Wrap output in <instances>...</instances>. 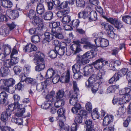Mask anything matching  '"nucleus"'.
I'll return each mask as SVG.
<instances>
[{
  "instance_id": "obj_1",
  "label": "nucleus",
  "mask_w": 131,
  "mask_h": 131,
  "mask_svg": "<svg viewBox=\"0 0 131 131\" xmlns=\"http://www.w3.org/2000/svg\"><path fill=\"white\" fill-rule=\"evenodd\" d=\"M36 54L37 59H34L33 61L36 64H37L35 67V70L40 71L43 70L45 67L43 59L45 56L43 53L39 51L36 52Z\"/></svg>"
},
{
  "instance_id": "obj_2",
  "label": "nucleus",
  "mask_w": 131,
  "mask_h": 131,
  "mask_svg": "<svg viewBox=\"0 0 131 131\" xmlns=\"http://www.w3.org/2000/svg\"><path fill=\"white\" fill-rule=\"evenodd\" d=\"M17 104V103L16 104L14 103L9 105L6 111L11 115L12 112L16 110V111H18L15 114L18 117H22L23 114L25 112V108L24 107H22V105H18Z\"/></svg>"
},
{
  "instance_id": "obj_3",
  "label": "nucleus",
  "mask_w": 131,
  "mask_h": 131,
  "mask_svg": "<svg viewBox=\"0 0 131 131\" xmlns=\"http://www.w3.org/2000/svg\"><path fill=\"white\" fill-rule=\"evenodd\" d=\"M70 79V71L68 70L65 76H61L60 78L58 75H56L53 77L52 81L54 84L57 83L60 80L62 82L68 83L69 82Z\"/></svg>"
},
{
  "instance_id": "obj_4",
  "label": "nucleus",
  "mask_w": 131,
  "mask_h": 131,
  "mask_svg": "<svg viewBox=\"0 0 131 131\" xmlns=\"http://www.w3.org/2000/svg\"><path fill=\"white\" fill-rule=\"evenodd\" d=\"M94 41L98 47H106L109 45L108 41L104 38H97L94 39Z\"/></svg>"
},
{
  "instance_id": "obj_5",
  "label": "nucleus",
  "mask_w": 131,
  "mask_h": 131,
  "mask_svg": "<svg viewBox=\"0 0 131 131\" xmlns=\"http://www.w3.org/2000/svg\"><path fill=\"white\" fill-rule=\"evenodd\" d=\"M82 50L81 49L78 48L77 45L73 43L68 50L67 48L66 50V54L68 56H70L73 52L74 53H79Z\"/></svg>"
},
{
  "instance_id": "obj_6",
  "label": "nucleus",
  "mask_w": 131,
  "mask_h": 131,
  "mask_svg": "<svg viewBox=\"0 0 131 131\" xmlns=\"http://www.w3.org/2000/svg\"><path fill=\"white\" fill-rule=\"evenodd\" d=\"M51 32L56 38L60 39H62L63 38L62 29L60 28H52Z\"/></svg>"
},
{
  "instance_id": "obj_7",
  "label": "nucleus",
  "mask_w": 131,
  "mask_h": 131,
  "mask_svg": "<svg viewBox=\"0 0 131 131\" xmlns=\"http://www.w3.org/2000/svg\"><path fill=\"white\" fill-rule=\"evenodd\" d=\"M89 60L84 58L83 55L78 54L77 56L76 63L79 65H84L89 63Z\"/></svg>"
},
{
  "instance_id": "obj_8",
  "label": "nucleus",
  "mask_w": 131,
  "mask_h": 131,
  "mask_svg": "<svg viewBox=\"0 0 131 131\" xmlns=\"http://www.w3.org/2000/svg\"><path fill=\"white\" fill-rule=\"evenodd\" d=\"M96 77L94 74H93L90 77L87 81L85 83V86L86 88H88L91 87L95 82H97L96 78Z\"/></svg>"
},
{
  "instance_id": "obj_9",
  "label": "nucleus",
  "mask_w": 131,
  "mask_h": 131,
  "mask_svg": "<svg viewBox=\"0 0 131 131\" xmlns=\"http://www.w3.org/2000/svg\"><path fill=\"white\" fill-rule=\"evenodd\" d=\"M114 116L111 115H107L105 116L103 119V125L106 126L110 124L113 121Z\"/></svg>"
},
{
  "instance_id": "obj_10",
  "label": "nucleus",
  "mask_w": 131,
  "mask_h": 131,
  "mask_svg": "<svg viewBox=\"0 0 131 131\" xmlns=\"http://www.w3.org/2000/svg\"><path fill=\"white\" fill-rule=\"evenodd\" d=\"M55 74L54 71L52 68H50L48 70L46 75L45 77V78L46 79L45 82L50 83L51 80H49V79L52 78V77Z\"/></svg>"
},
{
  "instance_id": "obj_11",
  "label": "nucleus",
  "mask_w": 131,
  "mask_h": 131,
  "mask_svg": "<svg viewBox=\"0 0 131 131\" xmlns=\"http://www.w3.org/2000/svg\"><path fill=\"white\" fill-rule=\"evenodd\" d=\"M45 38L42 41V43H45L46 42H49L51 40L54 39V37L53 34L49 32H46L44 34Z\"/></svg>"
},
{
  "instance_id": "obj_12",
  "label": "nucleus",
  "mask_w": 131,
  "mask_h": 131,
  "mask_svg": "<svg viewBox=\"0 0 131 131\" xmlns=\"http://www.w3.org/2000/svg\"><path fill=\"white\" fill-rule=\"evenodd\" d=\"M70 98L69 99V103L70 104L75 105L77 104H79L77 103L78 101L77 97L78 94L75 93H69Z\"/></svg>"
},
{
  "instance_id": "obj_13",
  "label": "nucleus",
  "mask_w": 131,
  "mask_h": 131,
  "mask_svg": "<svg viewBox=\"0 0 131 131\" xmlns=\"http://www.w3.org/2000/svg\"><path fill=\"white\" fill-rule=\"evenodd\" d=\"M61 48L59 47H57V49H59L58 50H57V54L60 56L63 55L65 52L66 50L67 49V45L66 43L64 42H63L61 43Z\"/></svg>"
},
{
  "instance_id": "obj_14",
  "label": "nucleus",
  "mask_w": 131,
  "mask_h": 131,
  "mask_svg": "<svg viewBox=\"0 0 131 131\" xmlns=\"http://www.w3.org/2000/svg\"><path fill=\"white\" fill-rule=\"evenodd\" d=\"M52 101L53 102H55L54 103V105L57 108L63 106L64 104V100L63 99H57L55 100V98L53 97L52 99Z\"/></svg>"
},
{
  "instance_id": "obj_15",
  "label": "nucleus",
  "mask_w": 131,
  "mask_h": 131,
  "mask_svg": "<svg viewBox=\"0 0 131 131\" xmlns=\"http://www.w3.org/2000/svg\"><path fill=\"white\" fill-rule=\"evenodd\" d=\"M83 72H82L84 76H88L90 75L93 72V68L91 66H85L83 69Z\"/></svg>"
},
{
  "instance_id": "obj_16",
  "label": "nucleus",
  "mask_w": 131,
  "mask_h": 131,
  "mask_svg": "<svg viewBox=\"0 0 131 131\" xmlns=\"http://www.w3.org/2000/svg\"><path fill=\"white\" fill-rule=\"evenodd\" d=\"M96 54L97 53L95 51L92 50L91 51H88L83 55L84 58L89 60V59H92L94 58Z\"/></svg>"
},
{
  "instance_id": "obj_17",
  "label": "nucleus",
  "mask_w": 131,
  "mask_h": 131,
  "mask_svg": "<svg viewBox=\"0 0 131 131\" xmlns=\"http://www.w3.org/2000/svg\"><path fill=\"white\" fill-rule=\"evenodd\" d=\"M88 38L87 37H83L81 39V41L79 40H77L74 41L73 43H74L76 45H77V47L78 48L81 49V45L80 43L85 44L88 41Z\"/></svg>"
},
{
  "instance_id": "obj_18",
  "label": "nucleus",
  "mask_w": 131,
  "mask_h": 131,
  "mask_svg": "<svg viewBox=\"0 0 131 131\" xmlns=\"http://www.w3.org/2000/svg\"><path fill=\"white\" fill-rule=\"evenodd\" d=\"M11 50V48L9 46H3V45H0V52L1 51L7 55L10 54Z\"/></svg>"
},
{
  "instance_id": "obj_19",
  "label": "nucleus",
  "mask_w": 131,
  "mask_h": 131,
  "mask_svg": "<svg viewBox=\"0 0 131 131\" xmlns=\"http://www.w3.org/2000/svg\"><path fill=\"white\" fill-rule=\"evenodd\" d=\"M37 49V48L36 46L30 43L27 44L24 48L25 51L29 52L33 51H35Z\"/></svg>"
},
{
  "instance_id": "obj_20",
  "label": "nucleus",
  "mask_w": 131,
  "mask_h": 131,
  "mask_svg": "<svg viewBox=\"0 0 131 131\" xmlns=\"http://www.w3.org/2000/svg\"><path fill=\"white\" fill-rule=\"evenodd\" d=\"M11 115L10 113L6 111L3 112L1 115V119L4 122H5L8 120V117Z\"/></svg>"
},
{
  "instance_id": "obj_21",
  "label": "nucleus",
  "mask_w": 131,
  "mask_h": 131,
  "mask_svg": "<svg viewBox=\"0 0 131 131\" xmlns=\"http://www.w3.org/2000/svg\"><path fill=\"white\" fill-rule=\"evenodd\" d=\"M44 5L41 3L38 4L37 7L36 11L38 14L41 15L45 12Z\"/></svg>"
},
{
  "instance_id": "obj_22",
  "label": "nucleus",
  "mask_w": 131,
  "mask_h": 131,
  "mask_svg": "<svg viewBox=\"0 0 131 131\" xmlns=\"http://www.w3.org/2000/svg\"><path fill=\"white\" fill-rule=\"evenodd\" d=\"M88 17L90 21H95L97 19V14L95 11H92L88 15Z\"/></svg>"
},
{
  "instance_id": "obj_23",
  "label": "nucleus",
  "mask_w": 131,
  "mask_h": 131,
  "mask_svg": "<svg viewBox=\"0 0 131 131\" xmlns=\"http://www.w3.org/2000/svg\"><path fill=\"white\" fill-rule=\"evenodd\" d=\"M48 82H45L39 83L37 84L36 86V90L39 92H41L43 90L44 88L46 87V84L48 83Z\"/></svg>"
},
{
  "instance_id": "obj_24",
  "label": "nucleus",
  "mask_w": 131,
  "mask_h": 131,
  "mask_svg": "<svg viewBox=\"0 0 131 131\" xmlns=\"http://www.w3.org/2000/svg\"><path fill=\"white\" fill-rule=\"evenodd\" d=\"M2 5L4 7L10 8L13 6L12 2L9 0H2L1 1Z\"/></svg>"
},
{
  "instance_id": "obj_25",
  "label": "nucleus",
  "mask_w": 131,
  "mask_h": 131,
  "mask_svg": "<svg viewBox=\"0 0 131 131\" xmlns=\"http://www.w3.org/2000/svg\"><path fill=\"white\" fill-rule=\"evenodd\" d=\"M8 94L5 91H2L0 93V99L3 104L5 103L8 97Z\"/></svg>"
},
{
  "instance_id": "obj_26",
  "label": "nucleus",
  "mask_w": 131,
  "mask_h": 131,
  "mask_svg": "<svg viewBox=\"0 0 131 131\" xmlns=\"http://www.w3.org/2000/svg\"><path fill=\"white\" fill-rule=\"evenodd\" d=\"M65 112V110L63 108H62L59 109L57 111L58 116L61 119H62V118H63V121H65L66 120V117L64 116Z\"/></svg>"
},
{
  "instance_id": "obj_27",
  "label": "nucleus",
  "mask_w": 131,
  "mask_h": 131,
  "mask_svg": "<svg viewBox=\"0 0 131 131\" xmlns=\"http://www.w3.org/2000/svg\"><path fill=\"white\" fill-rule=\"evenodd\" d=\"M70 12L69 8L67 10L63 9L61 11H59L57 13V15L58 17L59 18L63 17L65 15L67 14Z\"/></svg>"
},
{
  "instance_id": "obj_28",
  "label": "nucleus",
  "mask_w": 131,
  "mask_h": 131,
  "mask_svg": "<svg viewBox=\"0 0 131 131\" xmlns=\"http://www.w3.org/2000/svg\"><path fill=\"white\" fill-rule=\"evenodd\" d=\"M68 2L67 1H65L62 3L60 5L57 7V9H64L67 10L68 8H69L70 11V8L68 6Z\"/></svg>"
},
{
  "instance_id": "obj_29",
  "label": "nucleus",
  "mask_w": 131,
  "mask_h": 131,
  "mask_svg": "<svg viewBox=\"0 0 131 131\" xmlns=\"http://www.w3.org/2000/svg\"><path fill=\"white\" fill-rule=\"evenodd\" d=\"M52 101L49 99H47V100L45 102L44 104H42L41 107L44 109H47L49 107L52 106Z\"/></svg>"
},
{
  "instance_id": "obj_30",
  "label": "nucleus",
  "mask_w": 131,
  "mask_h": 131,
  "mask_svg": "<svg viewBox=\"0 0 131 131\" xmlns=\"http://www.w3.org/2000/svg\"><path fill=\"white\" fill-rule=\"evenodd\" d=\"M102 61L101 59H99L96 60V61L93 63V64L94 65V67L96 69L99 70L101 69L102 66H101V64H102L101 62Z\"/></svg>"
},
{
  "instance_id": "obj_31",
  "label": "nucleus",
  "mask_w": 131,
  "mask_h": 131,
  "mask_svg": "<svg viewBox=\"0 0 131 131\" xmlns=\"http://www.w3.org/2000/svg\"><path fill=\"white\" fill-rule=\"evenodd\" d=\"M8 12H11L10 15L13 19H15L18 18L19 16V13L17 9H9L8 10Z\"/></svg>"
},
{
  "instance_id": "obj_32",
  "label": "nucleus",
  "mask_w": 131,
  "mask_h": 131,
  "mask_svg": "<svg viewBox=\"0 0 131 131\" xmlns=\"http://www.w3.org/2000/svg\"><path fill=\"white\" fill-rule=\"evenodd\" d=\"M101 83V82H100L98 81L93 84L91 86L90 88H91L92 92L93 93H95L97 91L99 86Z\"/></svg>"
},
{
  "instance_id": "obj_33",
  "label": "nucleus",
  "mask_w": 131,
  "mask_h": 131,
  "mask_svg": "<svg viewBox=\"0 0 131 131\" xmlns=\"http://www.w3.org/2000/svg\"><path fill=\"white\" fill-rule=\"evenodd\" d=\"M64 92L63 89L59 90L57 92V95L54 98L57 99H62V97L64 96Z\"/></svg>"
},
{
  "instance_id": "obj_34",
  "label": "nucleus",
  "mask_w": 131,
  "mask_h": 131,
  "mask_svg": "<svg viewBox=\"0 0 131 131\" xmlns=\"http://www.w3.org/2000/svg\"><path fill=\"white\" fill-rule=\"evenodd\" d=\"M122 21L126 24L131 25V16L128 15H125L122 17Z\"/></svg>"
},
{
  "instance_id": "obj_35",
  "label": "nucleus",
  "mask_w": 131,
  "mask_h": 131,
  "mask_svg": "<svg viewBox=\"0 0 131 131\" xmlns=\"http://www.w3.org/2000/svg\"><path fill=\"white\" fill-rule=\"evenodd\" d=\"M15 83V80L12 78L5 79V86H10L14 84Z\"/></svg>"
},
{
  "instance_id": "obj_36",
  "label": "nucleus",
  "mask_w": 131,
  "mask_h": 131,
  "mask_svg": "<svg viewBox=\"0 0 131 131\" xmlns=\"http://www.w3.org/2000/svg\"><path fill=\"white\" fill-rule=\"evenodd\" d=\"M100 114L98 112V109L95 108L93 109L91 114V116L93 119L95 120L98 119L99 117Z\"/></svg>"
},
{
  "instance_id": "obj_37",
  "label": "nucleus",
  "mask_w": 131,
  "mask_h": 131,
  "mask_svg": "<svg viewBox=\"0 0 131 131\" xmlns=\"http://www.w3.org/2000/svg\"><path fill=\"white\" fill-rule=\"evenodd\" d=\"M73 88L74 90V91H70L69 92V93H73L74 94L76 93L78 94L79 92V88L77 87V82L75 81H73Z\"/></svg>"
},
{
  "instance_id": "obj_38",
  "label": "nucleus",
  "mask_w": 131,
  "mask_h": 131,
  "mask_svg": "<svg viewBox=\"0 0 131 131\" xmlns=\"http://www.w3.org/2000/svg\"><path fill=\"white\" fill-rule=\"evenodd\" d=\"M9 71V70L5 67H2L1 69V76L4 77L6 76L8 74Z\"/></svg>"
},
{
  "instance_id": "obj_39",
  "label": "nucleus",
  "mask_w": 131,
  "mask_h": 131,
  "mask_svg": "<svg viewBox=\"0 0 131 131\" xmlns=\"http://www.w3.org/2000/svg\"><path fill=\"white\" fill-rule=\"evenodd\" d=\"M1 35L4 36L7 35L9 33V28H1L0 29Z\"/></svg>"
},
{
  "instance_id": "obj_40",
  "label": "nucleus",
  "mask_w": 131,
  "mask_h": 131,
  "mask_svg": "<svg viewBox=\"0 0 131 131\" xmlns=\"http://www.w3.org/2000/svg\"><path fill=\"white\" fill-rule=\"evenodd\" d=\"M81 108V106L80 104H77L75 105H74V107L72 108L71 111L73 113H77Z\"/></svg>"
},
{
  "instance_id": "obj_41",
  "label": "nucleus",
  "mask_w": 131,
  "mask_h": 131,
  "mask_svg": "<svg viewBox=\"0 0 131 131\" xmlns=\"http://www.w3.org/2000/svg\"><path fill=\"white\" fill-rule=\"evenodd\" d=\"M53 15V14L52 12H47L43 16L44 19L46 20H50L52 18Z\"/></svg>"
},
{
  "instance_id": "obj_42",
  "label": "nucleus",
  "mask_w": 131,
  "mask_h": 131,
  "mask_svg": "<svg viewBox=\"0 0 131 131\" xmlns=\"http://www.w3.org/2000/svg\"><path fill=\"white\" fill-rule=\"evenodd\" d=\"M85 124L87 125V128L86 129V131L89 130V129L91 128H93V125L92 123V121L89 119H87L85 120Z\"/></svg>"
},
{
  "instance_id": "obj_43",
  "label": "nucleus",
  "mask_w": 131,
  "mask_h": 131,
  "mask_svg": "<svg viewBox=\"0 0 131 131\" xmlns=\"http://www.w3.org/2000/svg\"><path fill=\"white\" fill-rule=\"evenodd\" d=\"M119 88L118 85H112L109 86L107 89V92L110 93L114 92L116 89Z\"/></svg>"
},
{
  "instance_id": "obj_44",
  "label": "nucleus",
  "mask_w": 131,
  "mask_h": 131,
  "mask_svg": "<svg viewBox=\"0 0 131 131\" xmlns=\"http://www.w3.org/2000/svg\"><path fill=\"white\" fill-rule=\"evenodd\" d=\"M103 17L107 21L109 22L111 24L113 25L114 26L117 19L116 18H113L110 17H108L105 16H103Z\"/></svg>"
},
{
  "instance_id": "obj_45",
  "label": "nucleus",
  "mask_w": 131,
  "mask_h": 131,
  "mask_svg": "<svg viewBox=\"0 0 131 131\" xmlns=\"http://www.w3.org/2000/svg\"><path fill=\"white\" fill-rule=\"evenodd\" d=\"M112 102L114 104H117L118 105H121L123 104L124 101L123 98L115 99V98L114 97L112 100Z\"/></svg>"
},
{
  "instance_id": "obj_46",
  "label": "nucleus",
  "mask_w": 131,
  "mask_h": 131,
  "mask_svg": "<svg viewBox=\"0 0 131 131\" xmlns=\"http://www.w3.org/2000/svg\"><path fill=\"white\" fill-rule=\"evenodd\" d=\"M3 64L4 66L7 68H11L12 66H13L10 60L9 59L3 62Z\"/></svg>"
},
{
  "instance_id": "obj_47",
  "label": "nucleus",
  "mask_w": 131,
  "mask_h": 131,
  "mask_svg": "<svg viewBox=\"0 0 131 131\" xmlns=\"http://www.w3.org/2000/svg\"><path fill=\"white\" fill-rule=\"evenodd\" d=\"M82 72H83V70L81 69L80 70V71H79V72L75 73H74L73 75L74 78L75 79H80L83 74Z\"/></svg>"
},
{
  "instance_id": "obj_48",
  "label": "nucleus",
  "mask_w": 131,
  "mask_h": 131,
  "mask_svg": "<svg viewBox=\"0 0 131 131\" xmlns=\"http://www.w3.org/2000/svg\"><path fill=\"white\" fill-rule=\"evenodd\" d=\"M81 66L79 65L77 63L75 64L72 67L73 72V73H75L80 71V67Z\"/></svg>"
},
{
  "instance_id": "obj_49",
  "label": "nucleus",
  "mask_w": 131,
  "mask_h": 131,
  "mask_svg": "<svg viewBox=\"0 0 131 131\" xmlns=\"http://www.w3.org/2000/svg\"><path fill=\"white\" fill-rule=\"evenodd\" d=\"M71 19V17L69 16H64L62 18L61 21L64 24H67L69 22Z\"/></svg>"
},
{
  "instance_id": "obj_50",
  "label": "nucleus",
  "mask_w": 131,
  "mask_h": 131,
  "mask_svg": "<svg viewBox=\"0 0 131 131\" xmlns=\"http://www.w3.org/2000/svg\"><path fill=\"white\" fill-rule=\"evenodd\" d=\"M95 46L90 42L88 41L85 45L83 46V48L85 49H94Z\"/></svg>"
},
{
  "instance_id": "obj_51",
  "label": "nucleus",
  "mask_w": 131,
  "mask_h": 131,
  "mask_svg": "<svg viewBox=\"0 0 131 131\" xmlns=\"http://www.w3.org/2000/svg\"><path fill=\"white\" fill-rule=\"evenodd\" d=\"M22 70V67L19 66H15L13 70L15 74L18 75L21 72Z\"/></svg>"
},
{
  "instance_id": "obj_52",
  "label": "nucleus",
  "mask_w": 131,
  "mask_h": 131,
  "mask_svg": "<svg viewBox=\"0 0 131 131\" xmlns=\"http://www.w3.org/2000/svg\"><path fill=\"white\" fill-rule=\"evenodd\" d=\"M114 26L117 29H119L123 27V24L121 21L118 20L117 19Z\"/></svg>"
},
{
  "instance_id": "obj_53",
  "label": "nucleus",
  "mask_w": 131,
  "mask_h": 131,
  "mask_svg": "<svg viewBox=\"0 0 131 131\" xmlns=\"http://www.w3.org/2000/svg\"><path fill=\"white\" fill-rule=\"evenodd\" d=\"M57 54H58L56 49L55 50H51L49 53L50 57L52 58H56L57 57Z\"/></svg>"
},
{
  "instance_id": "obj_54",
  "label": "nucleus",
  "mask_w": 131,
  "mask_h": 131,
  "mask_svg": "<svg viewBox=\"0 0 131 131\" xmlns=\"http://www.w3.org/2000/svg\"><path fill=\"white\" fill-rule=\"evenodd\" d=\"M40 37L38 35H34L31 38L32 42L35 43H37L40 41Z\"/></svg>"
},
{
  "instance_id": "obj_55",
  "label": "nucleus",
  "mask_w": 131,
  "mask_h": 131,
  "mask_svg": "<svg viewBox=\"0 0 131 131\" xmlns=\"http://www.w3.org/2000/svg\"><path fill=\"white\" fill-rule=\"evenodd\" d=\"M80 23L79 20L76 19L73 20L71 22V24L74 28H77L78 27Z\"/></svg>"
},
{
  "instance_id": "obj_56",
  "label": "nucleus",
  "mask_w": 131,
  "mask_h": 131,
  "mask_svg": "<svg viewBox=\"0 0 131 131\" xmlns=\"http://www.w3.org/2000/svg\"><path fill=\"white\" fill-rule=\"evenodd\" d=\"M44 27V24L42 22H41L36 29V31L38 33H39V32L43 30Z\"/></svg>"
},
{
  "instance_id": "obj_57",
  "label": "nucleus",
  "mask_w": 131,
  "mask_h": 131,
  "mask_svg": "<svg viewBox=\"0 0 131 131\" xmlns=\"http://www.w3.org/2000/svg\"><path fill=\"white\" fill-rule=\"evenodd\" d=\"M36 16V13L35 11L33 10H30L29 12L28 16L30 19H33Z\"/></svg>"
},
{
  "instance_id": "obj_58",
  "label": "nucleus",
  "mask_w": 131,
  "mask_h": 131,
  "mask_svg": "<svg viewBox=\"0 0 131 131\" xmlns=\"http://www.w3.org/2000/svg\"><path fill=\"white\" fill-rule=\"evenodd\" d=\"M77 6L83 7L85 5V2L84 0H76Z\"/></svg>"
},
{
  "instance_id": "obj_59",
  "label": "nucleus",
  "mask_w": 131,
  "mask_h": 131,
  "mask_svg": "<svg viewBox=\"0 0 131 131\" xmlns=\"http://www.w3.org/2000/svg\"><path fill=\"white\" fill-rule=\"evenodd\" d=\"M10 60L13 65L14 66L19 61V59L17 57L14 56L11 57Z\"/></svg>"
},
{
  "instance_id": "obj_60",
  "label": "nucleus",
  "mask_w": 131,
  "mask_h": 131,
  "mask_svg": "<svg viewBox=\"0 0 131 131\" xmlns=\"http://www.w3.org/2000/svg\"><path fill=\"white\" fill-rule=\"evenodd\" d=\"M25 82L28 84H33L35 83L36 82L35 79L30 77H27Z\"/></svg>"
},
{
  "instance_id": "obj_61",
  "label": "nucleus",
  "mask_w": 131,
  "mask_h": 131,
  "mask_svg": "<svg viewBox=\"0 0 131 131\" xmlns=\"http://www.w3.org/2000/svg\"><path fill=\"white\" fill-rule=\"evenodd\" d=\"M107 36L113 39H115L117 37V35L115 34L113 31L107 32Z\"/></svg>"
},
{
  "instance_id": "obj_62",
  "label": "nucleus",
  "mask_w": 131,
  "mask_h": 131,
  "mask_svg": "<svg viewBox=\"0 0 131 131\" xmlns=\"http://www.w3.org/2000/svg\"><path fill=\"white\" fill-rule=\"evenodd\" d=\"M24 72L26 74H29L31 71V67L28 65H26L24 67Z\"/></svg>"
},
{
  "instance_id": "obj_63",
  "label": "nucleus",
  "mask_w": 131,
  "mask_h": 131,
  "mask_svg": "<svg viewBox=\"0 0 131 131\" xmlns=\"http://www.w3.org/2000/svg\"><path fill=\"white\" fill-rule=\"evenodd\" d=\"M13 97L14 101V103L16 104L17 103V105H19L20 104H19L18 101L20 99V96L16 94L14 95Z\"/></svg>"
},
{
  "instance_id": "obj_64",
  "label": "nucleus",
  "mask_w": 131,
  "mask_h": 131,
  "mask_svg": "<svg viewBox=\"0 0 131 131\" xmlns=\"http://www.w3.org/2000/svg\"><path fill=\"white\" fill-rule=\"evenodd\" d=\"M0 131H14V129L8 127H0Z\"/></svg>"
}]
</instances>
